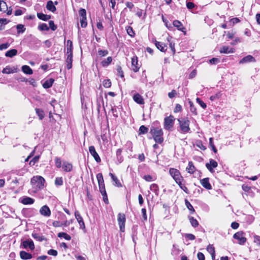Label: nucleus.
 <instances>
[{"label": "nucleus", "instance_id": "f257e3e1", "mask_svg": "<svg viewBox=\"0 0 260 260\" xmlns=\"http://www.w3.org/2000/svg\"><path fill=\"white\" fill-rule=\"evenodd\" d=\"M44 178L40 176H34L30 180V184L35 192L42 189L44 187Z\"/></svg>", "mask_w": 260, "mask_h": 260}, {"label": "nucleus", "instance_id": "f03ea898", "mask_svg": "<svg viewBox=\"0 0 260 260\" xmlns=\"http://www.w3.org/2000/svg\"><path fill=\"white\" fill-rule=\"evenodd\" d=\"M150 133L152 135L156 143L161 144L163 142V132L161 128L152 127L150 129Z\"/></svg>", "mask_w": 260, "mask_h": 260}, {"label": "nucleus", "instance_id": "7ed1b4c3", "mask_svg": "<svg viewBox=\"0 0 260 260\" xmlns=\"http://www.w3.org/2000/svg\"><path fill=\"white\" fill-rule=\"evenodd\" d=\"M70 43V45L69 47L67 48V68L68 70H70L72 67V62H73V46L72 42L68 40V43Z\"/></svg>", "mask_w": 260, "mask_h": 260}, {"label": "nucleus", "instance_id": "20e7f679", "mask_svg": "<svg viewBox=\"0 0 260 260\" xmlns=\"http://www.w3.org/2000/svg\"><path fill=\"white\" fill-rule=\"evenodd\" d=\"M180 129L183 133H187L190 130L189 127V120L187 119H178Z\"/></svg>", "mask_w": 260, "mask_h": 260}, {"label": "nucleus", "instance_id": "39448f33", "mask_svg": "<svg viewBox=\"0 0 260 260\" xmlns=\"http://www.w3.org/2000/svg\"><path fill=\"white\" fill-rule=\"evenodd\" d=\"M233 238L238 241V243L240 245H244L247 239L245 236V233L242 231H239L233 235Z\"/></svg>", "mask_w": 260, "mask_h": 260}, {"label": "nucleus", "instance_id": "423d86ee", "mask_svg": "<svg viewBox=\"0 0 260 260\" xmlns=\"http://www.w3.org/2000/svg\"><path fill=\"white\" fill-rule=\"evenodd\" d=\"M175 118L173 116L170 115L164 119V128L167 130L171 129L174 125Z\"/></svg>", "mask_w": 260, "mask_h": 260}, {"label": "nucleus", "instance_id": "0eeeda50", "mask_svg": "<svg viewBox=\"0 0 260 260\" xmlns=\"http://www.w3.org/2000/svg\"><path fill=\"white\" fill-rule=\"evenodd\" d=\"M169 174L175 182L182 180L183 178L179 170L175 168H170L169 169Z\"/></svg>", "mask_w": 260, "mask_h": 260}, {"label": "nucleus", "instance_id": "6e6552de", "mask_svg": "<svg viewBox=\"0 0 260 260\" xmlns=\"http://www.w3.org/2000/svg\"><path fill=\"white\" fill-rule=\"evenodd\" d=\"M118 222L119 225L120 231L122 232L124 231L125 216L124 214L119 213L118 215Z\"/></svg>", "mask_w": 260, "mask_h": 260}, {"label": "nucleus", "instance_id": "1a4fd4ad", "mask_svg": "<svg viewBox=\"0 0 260 260\" xmlns=\"http://www.w3.org/2000/svg\"><path fill=\"white\" fill-rule=\"evenodd\" d=\"M140 68V65L138 63V57L136 56H133L131 60V70L134 72H137L139 71Z\"/></svg>", "mask_w": 260, "mask_h": 260}, {"label": "nucleus", "instance_id": "9d476101", "mask_svg": "<svg viewBox=\"0 0 260 260\" xmlns=\"http://www.w3.org/2000/svg\"><path fill=\"white\" fill-rule=\"evenodd\" d=\"M89 151L91 155L94 157L95 160L97 162L101 161V158L96 152L95 148L93 146H91L89 147Z\"/></svg>", "mask_w": 260, "mask_h": 260}, {"label": "nucleus", "instance_id": "9b49d317", "mask_svg": "<svg viewBox=\"0 0 260 260\" xmlns=\"http://www.w3.org/2000/svg\"><path fill=\"white\" fill-rule=\"evenodd\" d=\"M40 214L45 217H49L51 215V211L47 205H44L40 209Z\"/></svg>", "mask_w": 260, "mask_h": 260}, {"label": "nucleus", "instance_id": "f8f14e48", "mask_svg": "<svg viewBox=\"0 0 260 260\" xmlns=\"http://www.w3.org/2000/svg\"><path fill=\"white\" fill-rule=\"evenodd\" d=\"M18 69L17 68L15 67H11L10 66H6V68H5L2 72L3 74H12L17 72Z\"/></svg>", "mask_w": 260, "mask_h": 260}, {"label": "nucleus", "instance_id": "ddd939ff", "mask_svg": "<svg viewBox=\"0 0 260 260\" xmlns=\"http://www.w3.org/2000/svg\"><path fill=\"white\" fill-rule=\"evenodd\" d=\"M217 165V162L215 160L210 159L209 162L206 164V167L210 172L212 173L214 171L213 169L216 168Z\"/></svg>", "mask_w": 260, "mask_h": 260}, {"label": "nucleus", "instance_id": "4468645a", "mask_svg": "<svg viewBox=\"0 0 260 260\" xmlns=\"http://www.w3.org/2000/svg\"><path fill=\"white\" fill-rule=\"evenodd\" d=\"M23 246L24 248H29L30 250H34L35 249V245L32 240L29 239L25 240L22 243Z\"/></svg>", "mask_w": 260, "mask_h": 260}, {"label": "nucleus", "instance_id": "2eb2a0df", "mask_svg": "<svg viewBox=\"0 0 260 260\" xmlns=\"http://www.w3.org/2000/svg\"><path fill=\"white\" fill-rule=\"evenodd\" d=\"M75 216L80 225V228L82 229H84L85 228L84 222L82 217L78 211H76L75 212Z\"/></svg>", "mask_w": 260, "mask_h": 260}, {"label": "nucleus", "instance_id": "dca6fc26", "mask_svg": "<svg viewBox=\"0 0 260 260\" xmlns=\"http://www.w3.org/2000/svg\"><path fill=\"white\" fill-rule=\"evenodd\" d=\"M180 187V188L182 189L185 193H189V190L187 187L185 186V181L184 178H182V180H179V181H177L175 182Z\"/></svg>", "mask_w": 260, "mask_h": 260}, {"label": "nucleus", "instance_id": "f3484780", "mask_svg": "<svg viewBox=\"0 0 260 260\" xmlns=\"http://www.w3.org/2000/svg\"><path fill=\"white\" fill-rule=\"evenodd\" d=\"M200 183L202 185L207 189H211L212 185L209 182V179L208 178H205L200 180Z\"/></svg>", "mask_w": 260, "mask_h": 260}, {"label": "nucleus", "instance_id": "a211bd4d", "mask_svg": "<svg viewBox=\"0 0 260 260\" xmlns=\"http://www.w3.org/2000/svg\"><path fill=\"white\" fill-rule=\"evenodd\" d=\"M20 202L24 205H31L35 202V200L28 197H24L20 199Z\"/></svg>", "mask_w": 260, "mask_h": 260}, {"label": "nucleus", "instance_id": "6ab92c4d", "mask_svg": "<svg viewBox=\"0 0 260 260\" xmlns=\"http://www.w3.org/2000/svg\"><path fill=\"white\" fill-rule=\"evenodd\" d=\"M155 44L157 48L161 52H165L167 49V46L164 43L155 41Z\"/></svg>", "mask_w": 260, "mask_h": 260}, {"label": "nucleus", "instance_id": "aec40b11", "mask_svg": "<svg viewBox=\"0 0 260 260\" xmlns=\"http://www.w3.org/2000/svg\"><path fill=\"white\" fill-rule=\"evenodd\" d=\"M255 58L251 55H248L243 57L241 60H240L239 63H244L250 62H255Z\"/></svg>", "mask_w": 260, "mask_h": 260}, {"label": "nucleus", "instance_id": "412c9836", "mask_svg": "<svg viewBox=\"0 0 260 260\" xmlns=\"http://www.w3.org/2000/svg\"><path fill=\"white\" fill-rule=\"evenodd\" d=\"M219 51L221 53L228 54L234 53L235 52V49L229 46H224L220 48Z\"/></svg>", "mask_w": 260, "mask_h": 260}, {"label": "nucleus", "instance_id": "4be33fe9", "mask_svg": "<svg viewBox=\"0 0 260 260\" xmlns=\"http://www.w3.org/2000/svg\"><path fill=\"white\" fill-rule=\"evenodd\" d=\"M134 101L137 104L142 105L144 104L143 97L139 94L136 93L133 96Z\"/></svg>", "mask_w": 260, "mask_h": 260}, {"label": "nucleus", "instance_id": "5701e85b", "mask_svg": "<svg viewBox=\"0 0 260 260\" xmlns=\"http://www.w3.org/2000/svg\"><path fill=\"white\" fill-rule=\"evenodd\" d=\"M62 167V169L64 171L67 172H69L72 171V168H73V166H72V164H71L69 162H67V161H64L63 162Z\"/></svg>", "mask_w": 260, "mask_h": 260}, {"label": "nucleus", "instance_id": "b1692460", "mask_svg": "<svg viewBox=\"0 0 260 260\" xmlns=\"http://www.w3.org/2000/svg\"><path fill=\"white\" fill-rule=\"evenodd\" d=\"M173 24L174 26L177 27V28L179 30H180L182 32L184 31L185 28L184 27L182 24L181 23V22L180 21L175 20L173 21Z\"/></svg>", "mask_w": 260, "mask_h": 260}, {"label": "nucleus", "instance_id": "393cba45", "mask_svg": "<svg viewBox=\"0 0 260 260\" xmlns=\"http://www.w3.org/2000/svg\"><path fill=\"white\" fill-rule=\"evenodd\" d=\"M20 256L21 258L24 260L30 259L32 257L31 254L28 253L25 251H20Z\"/></svg>", "mask_w": 260, "mask_h": 260}, {"label": "nucleus", "instance_id": "a878e982", "mask_svg": "<svg viewBox=\"0 0 260 260\" xmlns=\"http://www.w3.org/2000/svg\"><path fill=\"white\" fill-rule=\"evenodd\" d=\"M96 178L98 181L99 187H100L105 186L104 180L102 174L101 173H98L96 175Z\"/></svg>", "mask_w": 260, "mask_h": 260}, {"label": "nucleus", "instance_id": "bb28decb", "mask_svg": "<svg viewBox=\"0 0 260 260\" xmlns=\"http://www.w3.org/2000/svg\"><path fill=\"white\" fill-rule=\"evenodd\" d=\"M46 8L48 10L52 12H54L56 10V7L52 1H49L47 2Z\"/></svg>", "mask_w": 260, "mask_h": 260}, {"label": "nucleus", "instance_id": "cd10ccee", "mask_svg": "<svg viewBox=\"0 0 260 260\" xmlns=\"http://www.w3.org/2000/svg\"><path fill=\"white\" fill-rule=\"evenodd\" d=\"M54 81V80L53 79L50 78L44 82L43 84V87L45 89L49 88L52 86Z\"/></svg>", "mask_w": 260, "mask_h": 260}, {"label": "nucleus", "instance_id": "c85d7f7f", "mask_svg": "<svg viewBox=\"0 0 260 260\" xmlns=\"http://www.w3.org/2000/svg\"><path fill=\"white\" fill-rule=\"evenodd\" d=\"M196 170L195 167L192 161H189L188 166L186 168V171L190 174H193Z\"/></svg>", "mask_w": 260, "mask_h": 260}, {"label": "nucleus", "instance_id": "c756f323", "mask_svg": "<svg viewBox=\"0 0 260 260\" xmlns=\"http://www.w3.org/2000/svg\"><path fill=\"white\" fill-rule=\"evenodd\" d=\"M109 176H111L112 180L114 182V185L117 186V187H120L121 186V184L120 182H119L118 179L117 178L116 176H115L112 173H109Z\"/></svg>", "mask_w": 260, "mask_h": 260}, {"label": "nucleus", "instance_id": "7c9ffc66", "mask_svg": "<svg viewBox=\"0 0 260 260\" xmlns=\"http://www.w3.org/2000/svg\"><path fill=\"white\" fill-rule=\"evenodd\" d=\"M37 17L39 19L42 20L43 21H47L51 18V16L44 14L42 13H38Z\"/></svg>", "mask_w": 260, "mask_h": 260}, {"label": "nucleus", "instance_id": "2f4dec72", "mask_svg": "<svg viewBox=\"0 0 260 260\" xmlns=\"http://www.w3.org/2000/svg\"><path fill=\"white\" fill-rule=\"evenodd\" d=\"M22 71L24 73L27 75H31L33 73L32 69L28 66L26 65L22 67Z\"/></svg>", "mask_w": 260, "mask_h": 260}, {"label": "nucleus", "instance_id": "473e14b6", "mask_svg": "<svg viewBox=\"0 0 260 260\" xmlns=\"http://www.w3.org/2000/svg\"><path fill=\"white\" fill-rule=\"evenodd\" d=\"M17 54V50L15 49H12L7 51L5 53V55L7 57H13V56L16 55Z\"/></svg>", "mask_w": 260, "mask_h": 260}, {"label": "nucleus", "instance_id": "72a5a7b5", "mask_svg": "<svg viewBox=\"0 0 260 260\" xmlns=\"http://www.w3.org/2000/svg\"><path fill=\"white\" fill-rule=\"evenodd\" d=\"M31 236L35 239L38 240V241L41 242L45 240L44 236L36 233H33Z\"/></svg>", "mask_w": 260, "mask_h": 260}, {"label": "nucleus", "instance_id": "f704fd0d", "mask_svg": "<svg viewBox=\"0 0 260 260\" xmlns=\"http://www.w3.org/2000/svg\"><path fill=\"white\" fill-rule=\"evenodd\" d=\"M112 58L111 56L108 57L106 59L103 60L101 62V64L102 66L104 67H106L108 66L112 62Z\"/></svg>", "mask_w": 260, "mask_h": 260}, {"label": "nucleus", "instance_id": "c9c22d12", "mask_svg": "<svg viewBox=\"0 0 260 260\" xmlns=\"http://www.w3.org/2000/svg\"><path fill=\"white\" fill-rule=\"evenodd\" d=\"M8 10V6L7 5V3L3 1H0V11L3 12H6V11Z\"/></svg>", "mask_w": 260, "mask_h": 260}, {"label": "nucleus", "instance_id": "e433bc0d", "mask_svg": "<svg viewBox=\"0 0 260 260\" xmlns=\"http://www.w3.org/2000/svg\"><path fill=\"white\" fill-rule=\"evenodd\" d=\"M122 149H118L116 151V156L117 160L118 161V163L120 164L123 161V157L121 155Z\"/></svg>", "mask_w": 260, "mask_h": 260}, {"label": "nucleus", "instance_id": "4c0bfd02", "mask_svg": "<svg viewBox=\"0 0 260 260\" xmlns=\"http://www.w3.org/2000/svg\"><path fill=\"white\" fill-rule=\"evenodd\" d=\"M57 236L59 238H63L67 240H70L71 239V237L64 232H60L58 233Z\"/></svg>", "mask_w": 260, "mask_h": 260}, {"label": "nucleus", "instance_id": "58836bf2", "mask_svg": "<svg viewBox=\"0 0 260 260\" xmlns=\"http://www.w3.org/2000/svg\"><path fill=\"white\" fill-rule=\"evenodd\" d=\"M35 110H36L37 114L39 117V119L40 120L43 119V118L44 117V111L42 110H41L40 109H38V108H36Z\"/></svg>", "mask_w": 260, "mask_h": 260}, {"label": "nucleus", "instance_id": "ea45409f", "mask_svg": "<svg viewBox=\"0 0 260 260\" xmlns=\"http://www.w3.org/2000/svg\"><path fill=\"white\" fill-rule=\"evenodd\" d=\"M185 205H186L187 208L191 212V213H194L195 210H194L193 206L191 205V204L189 203V202L187 200H185Z\"/></svg>", "mask_w": 260, "mask_h": 260}, {"label": "nucleus", "instance_id": "a19ab883", "mask_svg": "<svg viewBox=\"0 0 260 260\" xmlns=\"http://www.w3.org/2000/svg\"><path fill=\"white\" fill-rule=\"evenodd\" d=\"M148 131V128L144 125H141L139 130V134H146Z\"/></svg>", "mask_w": 260, "mask_h": 260}, {"label": "nucleus", "instance_id": "79ce46f5", "mask_svg": "<svg viewBox=\"0 0 260 260\" xmlns=\"http://www.w3.org/2000/svg\"><path fill=\"white\" fill-rule=\"evenodd\" d=\"M16 28L18 31V33H23L25 30V28L24 27V26L22 24H18L16 26Z\"/></svg>", "mask_w": 260, "mask_h": 260}, {"label": "nucleus", "instance_id": "37998d69", "mask_svg": "<svg viewBox=\"0 0 260 260\" xmlns=\"http://www.w3.org/2000/svg\"><path fill=\"white\" fill-rule=\"evenodd\" d=\"M189 221H190V222L192 226L195 228V227H197L198 226V225H199L198 221L196 219H194L193 217H189Z\"/></svg>", "mask_w": 260, "mask_h": 260}, {"label": "nucleus", "instance_id": "c03bdc74", "mask_svg": "<svg viewBox=\"0 0 260 260\" xmlns=\"http://www.w3.org/2000/svg\"><path fill=\"white\" fill-rule=\"evenodd\" d=\"M150 189L152 191L157 193L158 191V186L156 184H152L150 186Z\"/></svg>", "mask_w": 260, "mask_h": 260}, {"label": "nucleus", "instance_id": "a18cd8bd", "mask_svg": "<svg viewBox=\"0 0 260 260\" xmlns=\"http://www.w3.org/2000/svg\"><path fill=\"white\" fill-rule=\"evenodd\" d=\"M108 53L109 52L107 50L100 49L98 50V54L101 57L106 56L108 54Z\"/></svg>", "mask_w": 260, "mask_h": 260}, {"label": "nucleus", "instance_id": "49530a36", "mask_svg": "<svg viewBox=\"0 0 260 260\" xmlns=\"http://www.w3.org/2000/svg\"><path fill=\"white\" fill-rule=\"evenodd\" d=\"M63 184V180L62 177H56L55 180V184L56 185L60 186Z\"/></svg>", "mask_w": 260, "mask_h": 260}, {"label": "nucleus", "instance_id": "de8ad7c7", "mask_svg": "<svg viewBox=\"0 0 260 260\" xmlns=\"http://www.w3.org/2000/svg\"><path fill=\"white\" fill-rule=\"evenodd\" d=\"M39 29L41 30H48L49 28L46 23H42L39 25Z\"/></svg>", "mask_w": 260, "mask_h": 260}, {"label": "nucleus", "instance_id": "09e8293b", "mask_svg": "<svg viewBox=\"0 0 260 260\" xmlns=\"http://www.w3.org/2000/svg\"><path fill=\"white\" fill-rule=\"evenodd\" d=\"M207 250L211 254V255L215 254V249L212 245H208L207 247Z\"/></svg>", "mask_w": 260, "mask_h": 260}, {"label": "nucleus", "instance_id": "8fccbe9b", "mask_svg": "<svg viewBox=\"0 0 260 260\" xmlns=\"http://www.w3.org/2000/svg\"><path fill=\"white\" fill-rule=\"evenodd\" d=\"M55 166L57 168H60L61 167V161L60 158L56 157L55 158Z\"/></svg>", "mask_w": 260, "mask_h": 260}, {"label": "nucleus", "instance_id": "3c124183", "mask_svg": "<svg viewBox=\"0 0 260 260\" xmlns=\"http://www.w3.org/2000/svg\"><path fill=\"white\" fill-rule=\"evenodd\" d=\"M80 23L82 27H85L87 26L86 17L80 18Z\"/></svg>", "mask_w": 260, "mask_h": 260}, {"label": "nucleus", "instance_id": "603ef678", "mask_svg": "<svg viewBox=\"0 0 260 260\" xmlns=\"http://www.w3.org/2000/svg\"><path fill=\"white\" fill-rule=\"evenodd\" d=\"M103 84L105 88H109L111 86V82L109 79L104 80Z\"/></svg>", "mask_w": 260, "mask_h": 260}, {"label": "nucleus", "instance_id": "864d4df0", "mask_svg": "<svg viewBox=\"0 0 260 260\" xmlns=\"http://www.w3.org/2000/svg\"><path fill=\"white\" fill-rule=\"evenodd\" d=\"M79 14L81 18L86 17V11L84 9H81L79 11Z\"/></svg>", "mask_w": 260, "mask_h": 260}, {"label": "nucleus", "instance_id": "5fc2aeb1", "mask_svg": "<svg viewBox=\"0 0 260 260\" xmlns=\"http://www.w3.org/2000/svg\"><path fill=\"white\" fill-rule=\"evenodd\" d=\"M221 94L219 92L217 93L215 95H213L211 96L210 98V99L211 101H214L216 99H218L221 96Z\"/></svg>", "mask_w": 260, "mask_h": 260}, {"label": "nucleus", "instance_id": "6e6d98bb", "mask_svg": "<svg viewBox=\"0 0 260 260\" xmlns=\"http://www.w3.org/2000/svg\"><path fill=\"white\" fill-rule=\"evenodd\" d=\"M197 102L200 104V105L204 109H205L207 107L206 104L203 102L200 98L196 99Z\"/></svg>", "mask_w": 260, "mask_h": 260}, {"label": "nucleus", "instance_id": "4d7b16f0", "mask_svg": "<svg viewBox=\"0 0 260 260\" xmlns=\"http://www.w3.org/2000/svg\"><path fill=\"white\" fill-rule=\"evenodd\" d=\"M181 110H182V106L179 104H176L175 106V109L174 110V112L177 113V112H180Z\"/></svg>", "mask_w": 260, "mask_h": 260}, {"label": "nucleus", "instance_id": "13d9d810", "mask_svg": "<svg viewBox=\"0 0 260 260\" xmlns=\"http://www.w3.org/2000/svg\"><path fill=\"white\" fill-rule=\"evenodd\" d=\"M49 27L52 30H55L57 28V27L54 24V23L53 21L52 20H50L49 21Z\"/></svg>", "mask_w": 260, "mask_h": 260}, {"label": "nucleus", "instance_id": "bf43d9fd", "mask_svg": "<svg viewBox=\"0 0 260 260\" xmlns=\"http://www.w3.org/2000/svg\"><path fill=\"white\" fill-rule=\"evenodd\" d=\"M143 178L148 182H151L153 180V177L150 175H144Z\"/></svg>", "mask_w": 260, "mask_h": 260}, {"label": "nucleus", "instance_id": "052dcab7", "mask_svg": "<svg viewBox=\"0 0 260 260\" xmlns=\"http://www.w3.org/2000/svg\"><path fill=\"white\" fill-rule=\"evenodd\" d=\"M48 254L49 255H53V256H56L57 255V251L56 250L54 249H50L48 251Z\"/></svg>", "mask_w": 260, "mask_h": 260}, {"label": "nucleus", "instance_id": "680f3d73", "mask_svg": "<svg viewBox=\"0 0 260 260\" xmlns=\"http://www.w3.org/2000/svg\"><path fill=\"white\" fill-rule=\"evenodd\" d=\"M177 94V92L175 90H172L170 92L168 93V96L170 99H172L175 97Z\"/></svg>", "mask_w": 260, "mask_h": 260}, {"label": "nucleus", "instance_id": "e2e57ef3", "mask_svg": "<svg viewBox=\"0 0 260 260\" xmlns=\"http://www.w3.org/2000/svg\"><path fill=\"white\" fill-rule=\"evenodd\" d=\"M127 34L131 37H133L134 36L135 33H134V31H133V28L129 26L127 29Z\"/></svg>", "mask_w": 260, "mask_h": 260}, {"label": "nucleus", "instance_id": "0e129e2a", "mask_svg": "<svg viewBox=\"0 0 260 260\" xmlns=\"http://www.w3.org/2000/svg\"><path fill=\"white\" fill-rule=\"evenodd\" d=\"M10 46V44L8 43H4L0 45V50H2L8 48Z\"/></svg>", "mask_w": 260, "mask_h": 260}, {"label": "nucleus", "instance_id": "69168bd1", "mask_svg": "<svg viewBox=\"0 0 260 260\" xmlns=\"http://www.w3.org/2000/svg\"><path fill=\"white\" fill-rule=\"evenodd\" d=\"M197 257L199 260H205V256L204 254L201 252L198 253Z\"/></svg>", "mask_w": 260, "mask_h": 260}, {"label": "nucleus", "instance_id": "338daca9", "mask_svg": "<svg viewBox=\"0 0 260 260\" xmlns=\"http://www.w3.org/2000/svg\"><path fill=\"white\" fill-rule=\"evenodd\" d=\"M194 6V4L192 2H188L186 3V7L188 9H192Z\"/></svg>", "mask_w": 260, "mask_h": 260}, {"label": "nucleus", "instance_id": "774afa93", "mask_svg": "<svg viewBox=\"0 0 260 260\" xmlns=\"http://www.w3.org/2000/svg\"><path fill=\"white\" fill-rule=\"evenodd\" d=\"M254 242L260 245V236H254Z\"/></svg>", "mask_w": 260, "mask_h": 260}]
</instances>
